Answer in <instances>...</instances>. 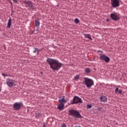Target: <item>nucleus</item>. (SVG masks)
<instances>
[{"label":"nucleus","instance_id":"1","mask_svg":"<svg viewBox=\"0 0 127 127\" xmlns=\"http://www.w3.org/2000/svg\"><path fill=\"white\" fill-rule=\"evenodd\" d=\"M47 62L50 65L51 69L56 70V71H58L63 66V64L59 62L58 60L51 58H48L47 59Z\"/></svg>","mask_w":127,"mask_h":127},{"label":"nucleus","instance_id":"2","mask_svg":"<svg viewBox=\"0 0 127 127\" xmlns=\"http://www.w3.org/2000/svg\"><path fill=\"white\" fill-rule=\"evenodd\" d=\"M83 84H85L88 88H91L92 86H94V81L88 77H83Z\"/></svg>","mask_w":127,"mask_h":127},{"label":"nucleus","instance_id":"3","mask_svg":"<svg viewBox=\"0 0 127 127\" xmlns=\"http://www.w3.org/2000/svg\"><path fill=\"white\" fill-rule=\"evenodd\" d=\"M69 115L72 116V117H74L76 119H82L81 114H80L77 111L74 110H70L69 111Z\"/></svg>","mask_w":127,"mask_h":127},{"label":"nucleus","instance_id":"4","mask_svg":"<svg viewBox=\"0 0 127 127\" xmlns=\"http://www.w3.org/2000/svg\"><path fill=\"white\" fill-rule=\"evenodd\" d=\"M82 104L83 103V100H82V99L80 98V97L78 96H74V97L72 101H71V105H74L75 104Z\"/></svg>","mask_w":127,"mask_h":127},{"label":"nucleus","instance_id":"5","mask_svg":"<svg viewBox=\"0 0 127 127\" xmlns=\"http://www.w3.org/2000/svg\"><path fill=\"white\" fill-rule=\"evenodd\" d=\"M100 59L102 61H105V62H106V63L110 62V58H109V57L106 56L104 54L100 55Z\"/></svg>","mask_w":127,"mask_h":127},{"label":"nucleus","instance_id":"6","mask_svg":"<svg viewBox=\"0 0 127 127\" xmlns=\"http://www.w3.org/2000/svg\"><path fill=\"white\" fill-rule=\"evenodd\" d=\"M111 5L113 7H118L120 6V0H111Z\"/></svg>","mask_w":127,"mask_h":127},{"label":"nucleus","instance_id":"7","mask_svg":"<svg viewBox=\"0 0 127 127\" xmlns=\"http://www.w3.org/2000/svg\"><path fill=\"white\" fill-rule=\"evenodd\" d=\"M15 81L12 79H10L8 78L6 80V84L9 87H13V86H15V83H14Z\"/></svg>","mask_w":127,"mask_h":127},{"label":"nucleus","instance_id":"8","mask_svg":"<svg viewBox=\"0 0 127 127\" xmlns=\"http://www.w3.org/2000/svg\"><path fill=\"white\" fill-rule=\"evenodd\" d=\"M22 106V103L21 102L19 103H15L13 104V108L15 111H18V110H20V108Z\"/></svg>","mask_w":127,"mask_h":127},{"label":"nucleus","instance_id":"9","mask_svg":"<svg viewBox=\"0 0 127 127\" xmlns=\"http://www.w3.org/2000/svg\"><path fill=\"white\" fill-rule=\"evenodd\" d=\"M110 16L113 20H119V19H120V17H119L115 13L111 14Z\"/></svg>","mask_w":127,"mask_h":127},{"label":"nucleus","instance_id":"10","mask_svg":"<svg viewBox=\"0 0 127 127\" xmlns=\"http://www.w3.org/2000/svg\"><path fill=\"white\" fill-rule=\"evenodd\" d=\"M23 2L25 4L27 5V6H29V7H31L33 8V5H32V2L30 1H23Z\"/></svg>","mask_w":127,"mask_h":127},{"label":"nucleus","instance_id":"11","mask_svg":"<svg viewBox=\"0 0 127 127\" xmlns=\"http://www.w3.org/2000/svg\"><path fill=\"white\" fill-rule=\"evenodd\" d=\"M59 103H63V104H66L67 103V101L64 99V96H61L59 99Z\"/></svg>","mask_w":127,"mask_h":127},{"label":"nucleus","instance_id":"12","mask_svg":"<svg viewBox=\"0 0 127 127\" xmlns=\"http://www.w3.org/2000/svg\"><path fill=\"white\" fill-rule=\"evenodd\" d=\"M64 104V103H60V104L58 105V109H59V110H60V111H62V110H64V107L65 106Z\"/></svg>","mask_w":127,"mask_h":127},{"label":"nucleus","instance_id":"13","mask_svg":"<svg viewBox=\"0 0 127 127\" xmlns=\"http://www.w3.org/2000/svg\"><path fill=\"white\" fill-rule=\"evenodd\" d=\"M100 102L106 103V102L108 101V98L105 96H102L100 97Z\"/></svg>","mask_w":127,"mask_h":127},{"label":"nucleus","instance_id":"14","mask_svg":"<svg viewBox=\"0 0 127 127\" xmlns=\"http://www.w3.org/2000/svg\"><path fill=\"white\" fill-rule=\"evenodd\" d=\"M7 24V27H8V28H10V26H11V18H10L8 20V22Z\"/></svg>","mask_w":127,"mask_h":127},{"label":"nucleus","instance_id":"15","mask_svg":"<svg viewBox=\"0 0 127 127\" xmlns=\"http://www.w3.org/2000/svg\"><path fill=\"white\" fill-rule=\"evenodd\" d=\"M35 116L37 119H39V118L42 117V113H36L35 114Z\"/></svg>","mask_w":127,"mask_h":127},{"label":"nucleus","instance_id":"16","mask_svg":"<svg viewBox=\"0 0 127 127\" xmlns=\"http://www.w3.org/2000/svg\"><path fill=\"white\" fill-rule=\"evenodd\" d=\"M116 94H122L123 92L121 90H119V88L117 87L115 89Z\"/></svg>","mask_w":127,"mask_h":127},{"label":"nucleus","instance_id":"17","mask_svg":"<svg viewBox=\"0 0 127 127\" xmlns=\"http://www.w3.org/2000/svg\"><path fill=\"white\" fill-rule=\"evenodd\" d=\"M84 36L85 38H88V39H90V40H93V39H92L90 34H84Z\"/></svg>","mask_w":127,"mask_h":127},{"label":"nucleus","instance_id":"18","mask_svg":"<svg viewBox=\"0 0 127 127\" xmlns=\"http://www.w3.org/2000/svg\"><path fill=\"white\" fill-rule=\"evenodd\" d=\"M34 50L33 51V53L35 54L36 52H37V53H39V50H38L37 48H34Z\"/></svg>","mask_w":127,"mask_h":127},{"label":"nucleus","instance_id":"19","mask_svg":"<svg viewBox=\"0 0 127 127\" xmlns=\"http://www.w3.org/2000/svg\"><path fill=\"white\" fill-rule=\"evenodd\" d=\"M84 71L85 73H90V72H91V69H90V68H86Z\"/></svg>","mask_w":127,"mask_h":127},{"label":"nucleus","instance_id":"20","mask_svg":"<svg viewBox=\"0 0 127 127\" xmlns=\"http://www.w3.org/2000/svg\"><path fill=\"white\" fill-rule=\"evenodd\" d=\"M35 25L37 27V26H39V25H40V23L39 22V21H38L37 20L35 21Z\"/></svg>","mask_w":127,"mask_h":127},{"label":"nucleus","instance_id":"21","mask_svg":"<svg viewBox=\"0 0 127 127\" xmlns=\"http://www.w3.org/2000/svg\"><path fill=\"white\" fill-rule=\"evenodd\" d=\"M74 22L77 24V23H79V22H80V20H79V19L76 18L74 19Z\"/></svg>","mask_w":127,"mask_h":127},{"label":"nucleus","instance_id":"22","mask_svg":"<svg viewBox=\"0 0 127 127\" xmlns=\"http://www.w3.org/2000/svg\"><path fill=\"white\" fill-rule=\"evenodd\" d=\"M79 79V75H77L74 77V80L77 81Z\"/></svg>","mask_w":127,"mask_h":127},{"label":"nucleus","instance_id":"23","mask_svg":"<svg viewBox=\"0 0 127 127\" xmlns=\"http://www.w3.org/2000/svg\"><path fill=\"white\" fill-rule=\"evenodd\" d=\"M87 109H91L92 108V105L88 104L87 105Z\"/></svg>","mask_w":127,"mask_h":127},{"label":"nucleus","instance_id":"24","mask_svg":"<svg viewBox=\"0 0 127 127\" xmlns=\"http://www.w3.org/2000/svg\"><path fill=\"white\" fill-rule=\"evenodd\" d=\"M2 76H3V77H7V76H8V75L5 74V73H2Z\"/></svg>","mask_w":127,"mask_h":127},{"label":"nucleus","instance_id":"25","mask_svg":"<svg viewBox=\"0 0 127 127\" xmlns=\"http://www.w3.org/2000/svg\"><path fill=\"white\" fill-rule=\"evenodd\" d=\"M62 127H67V126H66L65 124H63L62 125Z\"/></svg>","mask_w":127,"mask_h":127},{"label":"nucleus","instance_id":"26","mask_svg":"<svg viewBox=\"0 0 127 127\" xmlns=\"http://www.w3.org/2000/svg\"><path fill=\"white\" fill-rule=\"evenodd\" d=\"M98 111H102V108L99 107L98 108H97Z\"/></svg>","mask_w":127,"mask_h":127},{"label":"nucleus","instance_id":"27","mask_svg":"<svg viewBox=\"0 0 127 127\" xmlns=\"http://www.w3.org/2000/svg\"><path fill=\"white\" fill-rule=\"evenodd\" d=\"M13 1H14V2H15L16 3H17V0H13Z\"/></svg>","mask_w":127,"mask_h":127},{"label":"nucleus","instance_id":"28","mask_svg":"<svg viewBox=\"0 0 127 127\" xmlns=\"http://www.w3.org/2000/svg\"><path fill=\"white\" fill-rule=\"evenodd\" d=\"M33 32H34V31H30V33H32H32H33Z\"/></svg>","mask_w":127,"mask_h":127},{"label":"nucleus","instance_id":"29","mask_svg":"<svg viewBox=\"0 0 127 127\" xmlns=\"http://www.w3.org/2000/svg\"><path fill=\"white\" fill-rule=\"evenodd\" d=\"M46 126H45V124H43V127H46Z\"/></svg>","mask_w":127,"mask_h":127},{"label":"nucleus","instance_id":"30","mask_svg":"<svg viewBox=\"0 0 127 127\" xmlns=\"http://www.w3.org/2000/svg\"><path fill=\"white\" fill-rule=\"evenodd\" d=\"M99 52H102V51H98Z\"/></svg>","mask_w":127,"mask_h":127}]
</instances>
